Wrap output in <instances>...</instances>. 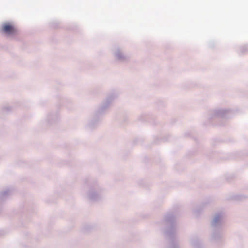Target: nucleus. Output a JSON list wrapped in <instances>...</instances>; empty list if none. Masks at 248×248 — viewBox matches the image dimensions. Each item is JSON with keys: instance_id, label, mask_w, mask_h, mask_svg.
Wrapping results in <instances>:
<instances>
[{"instance_id": "nucleus-1", "label": "nucleus", "mask_w": 248, "mask_h": 248, "mask_svg": "<svg viewBox=\"0 0 248 248\" xmlns=\"http://www.w3.org/2000/svg\"><path fill=\"white\" fill-rule=\"evenodd\" d=\"M2 31L8 35H15L18 33L16 28L13 25L9 23L4 24L2 28Z\"/></svg>"}]
</instances>
